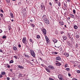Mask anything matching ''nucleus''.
I'll use <instances>...</instances> for the list:
<instances>
[{
    "mask_svg": "<svg viewBox=\"0 0 80 80\" xmlns=\"http://www.w3.org/2000/svg\"><path fill=\"white\" fill-rule=\"evenodd\" d=\"M46 24H47V25L49 24V21L48 20L47 21H46V22H45Z\"/></svg>",
    "mask_w": 80,
    "mask_h": 80,
    "instance_id": "18",
    "label": "nucleus"
},
{
    "mask_svg": "<svg viewBox=\"0 0 80 80\" xmlns=\"http://www.w3.org/2000/svg\"><path fill=\"white\" fill-rule=\"evenodd\" d=\"M78 44H76V48H77V47H78Z\"/></svg>",
    "mask_w": 80,
    "mask_h": 80,
    "instance_id": "51",
    "label": "nucleus"
},
{
    "mask_svg": "<svg viewBox=\"0 0 80 80\" xmlns=\"http://www.w3.org/2000/svg\"><path fill=\"white\" fill-rule=\"evenodd\" d=\"M42 32H43L44 35H46L47 34V30L45 29L44 28H42L41 29Z\"/></svg>",
    "mask_w": 80,
    "mask_h": 80,
    "instance_id": "2",
    "label": "nucleus"
},
{
    "mask_svg": "<svg viewBox=\"0 0 80 80\" xmlns=\"http://www.w3.org/2000/svg\"><path fill=\"white\" fill-rule=\"evenodd\" d=\"M48 67L51 68V69H53L54 68L52 66H49Z\"/></svg>",
    "mask_w": 80,
    "mask_h": 80,
    "instance_id": "16",
    "label": "nucleus"
},
{
    "mask_svg": "<svg viewBox=\"0 0 80 80\" xmlns=\"http://www.w3.org/2000/svg\"><path fill=\"white\" fill-rule=\"evenodd\" d=\"M53 41L54 43H57V40L55 38L53 39Z\"/></svg>",
    "mask_w": 80,
    "mask_h": 80,
    "instance_id": "14",
    "label": "nucleus"
},
{
    "mask_svg": "<svg viewBox=\"0 0 80 80\" xmlns=\"http://www.w3.org/2000/svg\"><path fill=\"white\" fill-rule=\"evenodd\" d=\"M59 79L60 80H63V79L62 78H60V79Z\"/></svg>",
    "mask_w": 80,
    "mask_h": 80,
    "instance_id": "57",
    "label": "nucleus"
},
{
    "mask_svg": "<svg viewBox=\"0 0 80 80\" xmlns=\"http://www.w3.org/2000/svg\"><path fill=\"white\" fill-rule=\"evenodd\" d=\"M62 38H63V40H67V37L66 36H62Z\"/></svg>",
    "mask_w": 80,
    "mask_h": 80,
    "instance_id": "11",
    "label": "nucleus"
},
{
    "mask_svg": "<svg viewBox=\"0 0 80 80\" xmlns=\"http://www.w3.org/2000/svg\"><path fill=\"white\" fill-rule=\"evenodd\" d=\"M68 75L69 77H70V76H71V74H70V73H68Z\"/></svg>",
    "mask_w": 80,
    "mask_h": 80,
    "instance_id": "58",
    "label": "nucleus"
},
{
    "mask_svg": "<svg viewBox=\"0 0 80 80\" xmlns=\"http://www.w3.org/2000/svg\"><path fill=\"white\" fill-rule=\"evenodd\" d=\"M75 12H76V11H75V9H73V13H74V14H75L76 13Z\"/></svg>",
    "mask_w": 80,
    "mask_h": 80,
    "instance_id": "33",
    "label": "nucleus"
},
{
    "mask_svg": "<svg viewBox=\"0 0 80 80\" xmlns=\"http://www.w3.org/2000/svg\"><path fill=\"white\" fill-rule=\"evenodd\" d=\"M72 80H77V79L75 78H72Z\"/></svg>",
    "mask_w": 80,
    "mask_h": 80,
    "instance_id": "60",
    "label": "nucleus"
},
{
    "mask_svg": "<svg viewBox=\"0 0 80 80\" xmlns=\"http://www.w3.org/2000/svg\"><path fill=\"white\" fill-rule=\"evenodd\" d=\"M64 55H65V56H66V57H68L69 56V55L68 53H67V52H65L64 53Z\"/></svg>",
    "mask_w": 80,
    "mask_h": 80,
    "instance_id": "12",
    "label": "nucleus"
},
{
    "mask_svg": "<svg viewBox=\"0 0 80 80\" xmlns=\"http://www.w3.org/2000/svg\"><path fill=\"white\" fill-rule=\"evenodd\" d=\"M30 51L31 52V54L32 56L33 57H35V52L32 49H31L30 50Z\"/></svg>",
    "mask_w": 80,
    "mask_h": 80,
    "instance_id": "1",
    "label": "nucleus"
},
{
    "mask_svg": "<svg viewBox=\"0 0 80 80\" xmlns=\"http://www.w3.org/2000/svg\"><path fill=\"white\" fill-rule=\"evenodd\" d=\"M70 68H66V70H67V71H68V70H70Z\"/></svg>",
    "mask_w": 80,
    "mask_h": 80,
    "instance_id": "34",
    "label": "nucleus"
},
{
    "mask_svg": "<svg viewBox=\"0 0 80 80\" xmlns=\"http://www.w3.org/2000/svg\"><path fill=\"white\" fill-rule=\"evenodd\" d=\"M49 5H50V6H52V3L49 2Z\"/></svg>",
    "mask_w": 80,
    "mask_h": 80,
    "instance_id": "59",
    "label": "nucleus"
},
{
    "mask_svg": "<svg viewBox=\"0 0 80 80\" xmlns=\"http://www.w3.org/2000/svg\"><path fill=\"white\" fill-rule=\"evenodd\" d=\"M25 11H24V10H23V11H22V14H23V13H25Z\"/></svg>",
    "mask_w": 80,
    "mask_h": 80,
    "instance_id": "43",
    "label": "nucleus"
},
{
    "mask_svg": "<svg viewBox=\"0 0 80 80\" xmlns=\"http://www.w3.org/2000/svg\"><path fill=\"white\" fill-rule=\"evenodd\" d=\"M24 10V12H26V8H25V9H24V10Z\"/></svg>",
    "mask_w": 80,
    "mask_h": 80,
    "instance_id": "61",
    "label": "nucleus"
},
{
    "mask_svg": "<svg viewBox=\"0 0 80 80\" xmlns=\"http://www.w3.org/2000/svg\"><path fill=\"white\" fill-rule=\"evenodd\" d=\"M13 63V60H11L10 62V63Z\"/></svg>",
    "mask_w": 80,
    "mask_h": 80,
    "instance_id": "35",
    "label": "nucleus"
},
{
    "mask_svg": "<svg viewBox=\"0 0 80 80\" xmlns=\"http://www.w3.org/2000/svg\"><path fill=\"white\" fill-rule=\"evenodd\" d=\"M67 66H68V64H66L65 65H64V67L65 68H67Z\"/></svg>",
    "mask_w": 80,
    "mask_h": 80,
    "instance_id": "32",
    "label": "nucleus"
},
{
    "mask_svg": "<svg viewBox=\"0 0 80 80\" xmlns=\"http://www.w3.org/2000/svg\"><path fill=\"white\" fill-rule=\"evenodd\" d=\"M64 5L65 8H67V2H64Z\"/></svg>",
    "mask_w": 80,
    "mask_h": 80,
    "instance_id": "17",
    "label": "nucleus"
},
{
    "mask_svg": "<svg viewBox=\"0 0 80 80\" xmlns=\"http://www.w3.org/2000/svg\"><path fill=\"white\" fill-rule=\"evenodd\" d=\"M41 7L42 8V10H45V6H44V5H41Z\"/></svg>",
    "mask_w": 80,
    "mask_h": 80,
    "instance_id": "8",
    "label": "nucleus"
},
{
    "mask_svg": "<svg viewBox=\"0 0 80 80\" xmlns=\"http://www.w3.org/2000/svg\"><path fill=\"white\" fill-rule=\"evenodd\" d=\"M24 61L25 62H27V63H30V61L29 60H28L25 58L24 59Z\"/></svg>",
    "mask_w": 80,
    "mask_h": 80,
    "instance_id": "7",
    "label": "nucleus"
},
{
    "mask_svg": "<svg viewBox=\"0 0 80 80\" xmlns=\"http://www.w3.org/2000/svg\"><path fill=\"white\" fill-rule=\"evenodd\" d=\"M6 1V2H7L8 3H10V0H5Z\"/></svg>",
    "mask_w": 80,
    "mask_h": 80,
    "instance_id": "22",
    "label": "nucleus"
},
{
    "mask_svg": "<svg viewBox=\"0 0 80 80\" xmlns=\"http://www.w3.org/2000/svg\"><path fill=\"white\" fill-rule=\"evenodd\" d=\"M14 57L15 58V59H18V57L17 56H14Z\"/></svg>",
    "mask_w": 80,
    "mask_h": 80,
    "instance_id": "31",
    "label": "nucleus"
},
{
    "mask_svg": "<svg viewBox=\"0 0 80 80\" xmlns=\"http://www.w3.org/2000/svg\"><path fill=\"white\" fill-rule=\"evenodd\" d=\"M0 52H3V51L2 50L0 49Z\"/></svg>",
    "mask_w": 80,
    "mask_h": 80,
    "instance_id": "54",
    "label": "nucleus"
},
{
    "mask_svg": "<svg viewBox=\"0 0 80 80\" xmlns=\"http://www.w3.org/2000/svg\"><path fill=\"white\" fill-rule=\"evenodd\" d=\"M2 32L3 31H2L1 29H0V33H2Z\"/></svg>",
    "mask_w": 80,
    "mask_h": 80,
    "instance_id": "50",
    "label": "nucleus"
},
{
    "mask_svg": "<svg viewBox=\"0 0 80 80\" xmlns=\"http://www.w3.org/2000/svg\"><path fill=\"white\" fill-rule=\"evenodd\" d=\"M45 70L48 72V73L50 72V71L49 70V69H48L47 68H45Z\"/></svg>",
    "mask_w": 80,
    "mask_h": 80,
    "instance_id": "19",
    "label": "nucleus"
},
{
    "mask_svg": "<svg viewBox=\"0 0 80 80\" xmlns=\"http://www.w3.org/2000/svg\"><path fill=\"white\" fill-rule=\"evenodd\" d=\"M30 25H31V26L32 27H35V25H34V24H33L31 23Z\"/></svg>",
    "mask_w": 80,
    "mask_h": 80,
    "instance_id": "30",
    "label": "nucleus"
},
{
    "mask_svg": "<svg viewBox=\"0 0 80 80\" xmlns=\"http://www.w3.org/2000/svg\"><path fill=\"white\" fill-rule=\"evenodd\" d=\"M29 42L31 43H32V44L33 43V41L32 39H29Z\"/></svg>",
    "mask_w": 80,
    "mask_h": 80,
    "instance_id": "10",
    "label": "nucleus"
},
{
    "mask_svg": "<svg viewBox=\"0 0 80 80\" xmlns=\"http://www.w3.org/2000/svg\"><path fill=\"white\" fill-rule=\"evenodd\" d=\"M74 28H75V29H77L78 28V27L76 25H75L74 26Z\"/></svg>",
    "mask_w": 80,
    "mask_h": 80,
    "instance_id": "26",
    "label": "nucleus"
},
{
    "mask_svg": "<svg viewBox=\"0 0 80 80\" xmlns=\"http://www.w3.org/2000/svg\"><path fill=\"white\" fill-rule=\"evenodd\" d=\"M58 78H59V79H60V78H62V75H59L58 76Z\"/></svg>",
    "mask_w": 80,
    "mask_h": 80,
    "instance_id": "24",
    "label": "nucleus"
},
{
    "mask_svg": "<svg viewBox=\"0 0 80 80\" xmlns=\"http://www.w3.org/2000/svg\"><path fill=\"white\" fill-rule=\"evenodd\" d=\"M30 21L31 22H33V20L32 19H30Z\"/></svg>",
    "mask_w": 80,
    "mask_h": 80,
    "instance_id": "55",
    "label": "nucleus"
},
{
    "mask_svg": "<svg viewBox=\"0 0 80 80\" xmlns=\"http://www.w3.org/2000/svg\"><path fill=\"white\" fill-rule=\"evenodd\" d=\"M19 76L20 77H22V74H20Z\"/></svg>",
    "mask_w": 80,
    "mask_h": 80,
    "instance_id": "40",
    "label": "nucleus"
},
{
    "mask_svg": "<svg viewBox=\"0 0 80 80\" xmlns=\"http://www.w3.org/2000/svg\"><path fill=\"white\" fill-rule=\"evenodd\" d=\"M58 5L59 7H60V5H61V3H60V2H59L58 3Z\"/></svg>",
    "mask_w": 80,
    "mask_h": 80,
    "instance_id": "27",
    "label": "nucleus"
},
{
    "mask_svg": "<svg viewBox=\"0 0 80 80\" xmlns=\"http://www.w3.org/2000/svg\"><path fill=\"white\" fill-rule=\"evenodd\" d=\"M63 33H64V32L63 31H61V34H63Z\"/></svg>",
    "mask_w": 80,
    "mask_h": 80,
    "instance_id": "38",
    "label": "nucleus"
},
{
    "mask_svg": "<svg viewBox=\"0 0 80 80\" xmlns=\"http://www.w3.org/2000/svg\"><path fill=\"white\" fill-rule=\"evenodd\" d=\"M77 72L78 73H80V70H77Z\"/></svg>",
    "mask_w": 80,
    "mask_h": 80,
    "instance_id": "42",
    "label": "nucleus"
},
{
    "mask_svg": "<svg viewBox=\"0 0 80 80\" xmlns=\"http://www.w3.org/2000/svg\"><path fill=\"white\" fill-rule=\"evenodd\" d=\"M60 25H63V23H62V22H59Z\"/></svg>",
    "mask_w": 80,
    "mask_h": 80,
    "instance_id": "41",
    "label": "nucleus"
},
{
    "mask_svg": "<svg viewBox=\"0 0 80 80\" xmlns=\"http://www.w3.org/2000/svg\"><path fill=\"white\" fill-rule=\"evenodd\" d=\"M10 71L11 72H12V69H10Z\"/></svg>",
    "mask_w": 80,
    "mask_h": 80,
    "instance_id": "63",
    "label": "nucleus"
},
{
    "mask_svg": "<svg viewBox=\"0 0 80 80\" xmlns=\"http://www.w3.org/2000/svg\"><path fill=\"white\" fill-rule=\"evenodd\" d=\"M7 67H8V68H10V66L9 65H8L7 66Z\"/></svg>",
    "mask_w": 80,
    "mask_h": 80,
    "instance_id": "56",
    "label": "nucleus"
},
{
    "mask_svg": "<svg viewBox=\"0 0 80 80\" xmlns=\"http://www.w3.org/2000/svg\"><path fill=\"white\" fill-rule=\"evenodd\" d=\"M10 15L11 16V18H14V17L13 16V14L12 12H10Z\"/></svg>",
    "mask_w": 80,
    "mask_h": 80,
    "instance_id": "9",
    "label": "nucleus"
},
{
    "mask_svg": "<svg viewBox=\"0 0 80 80\" xmlns=\"http://www.w3.org/2000/svg\"><path fill=\"white\" fill-rule=\"evenodd\" d=\"M13 48L14 50H17V48L16 47H14Z\"/></svg>",
    "mask_w": 80,
    "mask_h": 80,
    "instance_id": "25",
    "label": "nucleus"
},
{
    "mask_svg": "<svg viewBox=\"0 0 80 80\" xmlns=\"http://www.w3.org/2000/svg\"><path fill=\"white\" fill-rule=\"evenodd\" d=\"M18 47H19V48H20V47H21V45H20V44L18 45Z\"/></svg>",
    "mask_w": 80,
    "mask_h": 80,
    "instance_id": "49",
    "label": "nucleus"
},
{
    "mask_svg": "<svg viewBox=\"0 0 80 80\" xmlns=\"http://www.w3.org/2000/svg\"><path fill=\"white\" fill-rule=\"evenodd\" d=\"M56 65H57L58 66H60V65H61V64L59 63H56Z\"/></svg>",
    "mask_w": 80,
    "mask_h": 80,
    "instance_id": "20",
    "label": "nucleus"
},
{
    "mask_svg": "<svg viewBox=\"0 0 80 80\" xmlns=\"http://www.w3.org/2000/svg\"><path fill=\"white\" fill-rule=\"evenodd\" d=\"M1 17H3V14H1L0 15Z\"/></svg>",
    "mask_w": 80,
    "mask_h": 80,
    "instance_id": "53",
    "label": "nucleus"
},
{
    "mask_svg": "<svg viewBox=\"0 0 80 80\" xmlns=\"http://www.w3.org/2000/svg\"><path fill=\"white\" fill-rule=\"evenodd\" d=\"M45 38H46V41L47 43H49V41H50V40L48 39V37H47V36L45 35Z\"/></svg>",
    "mask_w": 80,
    "mask_h": 80,
    "instance_id": "5",
    "label": "nucleus"
},
{
    "mask_svg": "<svg viewBox=\"0 0 80 80\" xmlns=\"http://www.w3.org/2000/svg\"><path fill=\"white\" fill-rule=\"evenodd\" d=\"M68 37H70V34H68Z\"/></svg>",
    "mask_w": 80,
    "mask_h": 80,
    "instance_id": "64",
    "label": "nucleus"
},
{
    "mask_svg": "<svg viewBox=\"0 0 80 80\" xmlns=\"http://www.w3.org/2000/svg\"><path fill=\"white\" fill-rule=\"evenodd\" d=\"M25 57H27V58H29V57H30V56L27 55H25Z\"/></svg>",
    "mask_w": 80,
    "mask_h": 80,
    "instance_id": "29",
    "label": "nucleus"
},
{
    "mask_svg": "<svg viewBox=\"0 0 80 80\" xmlns=\"http://www.w3.org/2000/svg\"><path fill=\"white\" fill-rule=\"evenodd\" d=\"M43 19L44 20V22H46L47 20H48V19L47 18V16L46 15H44L42 17Z\"/></svg>",
    "mask_w": 80,
    "mask_h": 80,
    "instance_id": "3",
    "label": "nucleus"
},
{
    "mask_svg": "<svg viewBox=\"0 0 80 80\" xmlns=\"http://www.w3.org/2000/svg\"><path fill=\"white\" fill-rule=\"evenodd\" d=\"M39 59L40 60H41L42 61V59L41 58H40Z\"/></svg>",
    "mask_w": 80,
    "mask_h": 80,
    "instance_id": "62",
    "label": "nucleus"
},
{
    "mask_svg": "<svg viewBox=\"0 0 80 80\" xmlns=\"http://www.w3.org/2000/svg\"><path fill=\"white\" fill-rule=\"evenodd\" d=\"M3 77V76H2V74H0V78H2Z\"/></svg>",
    "mask_w": 80,
    "mask_h": 80,
    "instance_id": "44",
    "label": "nucleus"
},
{
    "mask_svg": "<svg viewBox=\"0 0 80 80\" xmlns=\"http://www.w3.org/2000/svg\"><path fill=\"white\" fill-rule=\"evenodd\" d=\"M54 55H57L58 54V53L57 52H54Z\"/></svg>",
    "mask_w": 80,
    "mask_h": 80,
    "instance_id": "45",
    "label": "nucleus"
},
{
    "mask_svg": "<svg viewBox=\"0 0 80 80\" xmlns=\"http://www.w3.org/2000/svg\"><path fill=\"white\" fill-rule=\"evenodd\" d=\"M70 17H72V18H75V16H74V15L72 14H70Z\"/></svg>",
    "mask_w": 80,
    "mask_h": 80,
    "instance_id": "15",
    "label": "nucleus"
},
{
    "mask_svg": "<svg viewBox=\"0 0 80 80\" xmlns=\"http://www.w3.org/2000/svg\"><path fill=\"white\" fill-rule=\"evenodd\" d=\"M7 38V36H6L4 35L2 36V38L3 39H6Z\"/></svg>",
    "mask_w": 80,
    "mask_h": 80,
    "instance_id": "28",
    "label": "nucleus"
},
{
    "mask_svg": "<svg viewBox=\"0 0 80 80\" xmlns=\"http://www.w3.org/2000/svg\"><path fill=\"white\" fill-rule=\"evenodd\" d=\"M18 67L19 68H23V67L20 65H19L18 66Z\"/></svg>",
    "mask_w": 80,
    "mask_h": 80,
    "instance_id": "21",
    "label": "nucleus"
},
{
    "mask_svg": "<svg viewBox=\"0 0 80 80\" xmlns=\"http://www.w3.org/2000/svg\"><path fill=\"white\" fill-rule=\"evenodd\" d=\"M37 38H40V36L38 35L37 36Z\"/></svg>",
    "mask_w": 80,
    "mask_h": 80,
    "instance_id": "39",
    "label": "nucleus"
},
{
    "mask_svg": "<svg viewBox=\"0 0 80 80\" xmlns=\"http://www.w3.org/2000/svg\"><path fill=\"white\" fill-rule=\"evenodd\" d=\"M76 38H79V35H76Z\"/></svg>",
    "mask_w": 80,
    "mask_h": 80,
    "instance_id": "36",
    "label": "nucleus"
},
{
    "mask_svg": "<svg viewBox=\"0 0 80 80\" xmlns=\"http://www.w3.org/2000/svg\"><path fill=\"white\" fill-rule=\"evenodd\" d=\"M26 2H27V3H29V2H30V0H26Z\"/></svg>",
    "mask_w": 80,
    "mask_h": 80,
    "instance_id": "48",
    "label": "nucleus"
},
{
    "mask_svg": "<svg viewBox=\"0 0 80 80\" xmlns=\"http://www.w3.org/2000/svg\"><path fill=\"white\" fill-rule=\"evenodd\" d=\"M61 58L60 56H58L56 58V60H58L59 61L60 60H61Z\"/></svg>",
    "mask_w": 80,
    "mask_h": 80,
    "instance_id": "6",
    "label": "nucleus"
},
{
    "mask_svg": "<svg viewBox=\"0 0 80 80\" xmlns=\"http://www.w3.org/2000/svg\"><path fill=\"white\" fill-rule=\"evenodd\" d=\"M0 12H2V13H3L4 12H3V10H1L0 11Z\"/></svg>",
    "mask_w": 80,
    "mask_h": 80,
    "instance_id": "46",
    "label": "nucleus"
},
{
    "mask_svg": "<svg viewBox=\"0 0 80 80\" xmlns=\"http://www.w3.org/2000/svg\"><path fill=\"white\" fill-rule=\"evenodd\" d=\"M7 80H10V78L9 77H7L6 78Z\"/></svg>",
    "mask_w": 80,
    "mask_h": 80,
    "instance_id": "47",
    "label": "nucleus"
},
{
    "mask_svg": "<svg viewBox=\"0 0 80 80\" xmlns=\"http://www.w3.org/2000/svg\"><path fill=\"white\" fill-rule=\"evenodd\" d=\"M22 42L23 43H27V39L26 37H24L22 39Z\"/></svg>",
    "mask_w": 80,
    "mask_h": 80,
    "instance_id": "4",
    "label": "nucleus"
},
{
    "mask_svg": "<svg viewBox=\"0 0 80 80\" xmlns=\"http://www.w3.org/2000/svg\"><path fill=\"white\" fill-rule=\"evenodd\" d=\"M60 51H63V48H62L61 47L60 48Z\"/></svg>",
    "mask_w": 80,
    "mask_h": 80,
    "instance_id": "37",
    "label": "nucleus"
},
{
    "mask_svg": "<svg viewBox=\"0 0 80 80\" xmlns=\"http://www.w3.org/2000/svg\"><path fill=\"white\" fill-rule=\"evenodd\" d=\"M22 14H23V17H24V18H25L26 17H27V13H25Z\"/></svg>",
    "mask_w": 80,
    "mask_h": 80,
    "instance_id": "13",
    "label": "nucleus"
},
{
    "mask_svg": "<svg viewBox=\"0 0 80 80\" xmlns=\"http://www.w3.org/2000/svg\"><path fill=\"white\" fill-rule=\"evenodd\" d=\"M60 2H63V0H59Z\"/></svg>",
    "mask_w": 80,
    "mask_h": 80,
    "instance_id": "52",
    "label": "nucleus"
},
{
    "mask_svg": "<svg viewBox=\"0 0 80 80\" xmlns=\"http://www.w3.org/2000/svg\"><path fill=\"white\" fill-rule=\"evenodd\" d=\"M5 72H1V74L2 75H5Z\"/></svg>",
    "mask_w": 80,
    "mask_h": 80,
    "instance_id": "23",
    "label": "nucleus"
}]
</instances>
